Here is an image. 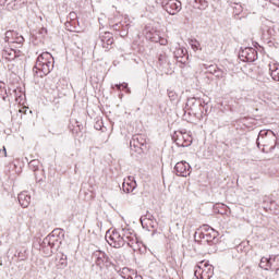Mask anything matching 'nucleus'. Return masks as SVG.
Segmentation results:
<instances>
[{"label":"nucleus","mask_w":279,"mask_h":279,"mask_svg":"<svg viewBox=\"0 0 279 279\" xmlns=\"http://www.w3.org/2000/svg\"><path fill=\"white\" fill-rule=\"evenodd\" d=\"M92 260H94L92 271L96 276H104V269H107V271H110L111 269L119 271V266H116L112 258H110V256L104 251H95L92 254Z\"/></svg>","instance_id":"nucleus-1"},{"label":"nucleus","mask_w":279,"mask_h":279,"mask_svg":"<svg viewBox=\"0 0 279 279\" xmlns=\"http://www.w3.org/2000/svg\"><path fill=\"white\" fill-rule=\"evenodd\" d=\"M53 56L49 52H43L37 57L33 73L38 75V77H45V75H49L53 71Z\"/></svg>","instance_id":"nucleus-2"},{"label":"nucleus","mask_w":279,"mask_h":279,"mask_svg":"<svg viewBox=\"0 0 279 279\" xmlns=\"http://www.w3.org/2000/svg\"><path fill=\"white\" fill-rule=\"evenodd\" d=\"M217 236H219V232L208 225H203L201 231L198 230L194 234L196 243H199L201 245H206V243L207 245H215L218 241Z\"/></svg>","instance_id":"nucleus-3"},{"label":"nucleus","mask_w":279,"mask_h":279,"mask_svg":"<svg viewBox=\"0 0 279 279\" xmlns=\"http://www.w3.org/2000/svg\"><path fill=\"white\" fill-rule=\"evenodd\" d=\"M59 234H62V231L60 229H54L51 234L47 235L40 244L44 252H46L48 256L53 254V248L60 247L62 242L58 239Z\"/></svg>","instance_id":"nucleus-4"},{"label":"nucleus","mask_w":279,"mask_h":279,"mask_svg":"<svg viewBox=\"0 0 279 279\" xmlns=\"http://www.w3.org/2000/svg\"><path fill=\"white\" fill-rule=\"evenodd\" d=\"M186 110H190L192 114H204V112H208V108L206 104L202 99L197 98H189L185 105Z\"/></svg>","instance_id":"nucleus-5"},{"label":"nucleus","mask_w":279,"mask_h":279,"mask_svg":"<svg viewBox=\"0 0 279 279\" xmlns=\"http://www.w3.org/2000/svg\"><path fill=\"white\" fill-rule=\"evenodd\" d=\"M124 243L128 245V247H131L134 250L136 247L138 240L136 239V234H134V230L131 228H121L118 229Z\"/></svg>","instance_id":"nucleus-6"},{"label":"nucleus","mask_w":279,"mask_h":279,"mask_svg":"<svg viewBox=\"0 0 279 279\" xmlns=\"http://www.w3.org/2000/svg\"><path fill=\"white\" fill-rule=\"evenodd\" d=\"M106 240H107V243L111 245V247L119 248L126 245L125 240H123V236L121 235V232L119 231V229H113L109 235L107 233Z\"/></svg>","instance_id":"nucleus-7"},{"label":"nucleus","mask_w":279,"mask_h":279,"mask_svg":"<svg viewBox=\"0 0 279 279\" xmlns=\"http://www.w3.org/2000/svg\"><path fill=\"white\" fill-rule=\"evenodd\" d=\"M269 136H271V145L269 148V151H274V149H276V147H278V138L276 137V133H274V131L271 130H262L258 133V137L256 141V145L257 147H260V141H265V138H269Z\"/></svg>","instance_id":"nucleus-8"},{"label":"nucleus","mask_w":279,"mask_h":279,"mask_svg":"<svg viewBox=\"0 0 279 279\" xmlns=\"http://www.w3.org/2000/svg\"><path fill=\"white\" fill-rule=\"evenodd\" d=\"M161 5L168 14L175 16L180 10H182V2L178 0H161Z\"/></svg>","instance_id":"nucleus-9"},{"label":"nucleus","mask_w":279,"mask_h":279,"mask_svg":"<svg viewBox=\"0 0 279 279\" xmlns=\"http://www.w3.org/2000/svg\"><path fill=\"white\" fill-rule=\"evenodd\" d=\"M97 45L102 47L105 51H110V49L112 48V45H114V37L112 36V33L110 32L101 33L97 40Z\"/></svg>","instance_id":"nucleus-10"},{"label":"nucleus","mask_w":279,"mask_h":279,"mask_svg":"<svg viewBox=\"0 0 279 279\" xmlns=\"http://www.w3.org/2000/svg\"><path fill=\"white\" fill-rule=\"evenodd\" d=\"M242 62H256L258 60V51L252 47H246L239 52Z\"/></svg>","instance_id":"nucleus-11"},{"label":"nucleus","mask_w":279,"mask_h":279,"mask_svg":"<svg viewBox=\"0 0 279 279\" xmlns=\"http://www.w3.org/2000/svg\"><path fill=\"white\" fill-rule=\"evenodd\" d=\"M172 138L178 147H191L193 145V137L183 132L174 133Z\"/></svg>","instance_id":"nucleus-12"},{"label":"nucleus","mask_w":279,"mask_h":279,"mask_svg":"<svg viewBox=\"0 0 279 279\" xmlns=\"http://www.w3.org/2000/svg\"><path fill=\"white\" fill-rule=\"evenodd\" d=\"M197 268L202 271L201 279H211L215 276V268L208 262H201Z\"/></svg>","instance_id":"nucleus-13"},{"label":"nucleus","mask_w":279,"mask_h":279,"mask_svg":"<svg viewBox=\"0 0 279 279\" xmlns=\"http://www.w3.org/2000/svg\"><path fill=\"white\" fill-rule=\"evenodd\" d=\"M174 173L181 178L191 175V165L186 161L177 162L174 166Z\"/></svg>","instance_id":"nucleus-14"},{"label":"nucleus","mask_w":279,"mask_h":279,"mask_svg":"<svg viewBox=\"0 0 279 279\" xmlns=\"http://www.w3.org/2000/svg\"><path fill=\"white\" fill-rule=\"evenodd\" d=\"M131 147H134L135 151L142 149V151L147 147V140L143 137V135H133L132 140L130 141Z\"/></svg>","instance_id":"nucleus-15"},{"label":"nucleus","mask_w":279,"mask_h":279,"mask_svg":"<svg viewBox=\"0 0 279 279\" xmlns=\"http://www.w3.org/2000/svg\"><path fill=\"white\" fill-rule=\"evenodd\" d=\"M275 260H276V257H274V258H271V257H262V259L259 262L260 269H265L266 271H269V269H270L271 271H276V274H278L279 268L274 266Z\"/></svg>","instance_id":"nucleus-16"},{"label":"nucleus","mask_w":279,"mask_h":279,"mask_svg":"<svg viewBox=\"0 0 279 279\" xmlns=\"http://www.w3.org/2000/svg\"><path fill=\"white\" fill-rule=\"evenodd\" d=\"M17 199L22 208H27L32 204V196L27 192L20 193Z\"/></svg>","instance_id":"nucleus-17"},{"label":"nucleus","mask_w":279,"mask_h":279,"mask_svg":"<svg viewBox=\"0 0 279 279\" xmlns=\"http://www.w3.org/2000/svg\"><path fill=\"white\" fill-rule=\"evenodd\" d=\"M17 56L19 54H16V50L12 48H5L4 50H2V58H4V60H8L9 62H12V60L17 58Z\"/></svg>","instance_id":"nucleus-18"},{"label":"nucleus","mask_w":279,"mask_h":279,"mask_svg":"<svg viewBox=\"0 0 279 279\" xmlns=\"http://www.w3.org/2000/svg\"><path fill=\"white\" fill-rule=\"evenodd\" d=\"M144 34L146 36V40H150L151 43H158L160 40V34L158 32L151 29V31H144Z\"/></svg>","instance_id":"nucleus-19"},{"label":"nucleus","mask_w":279,"mask_h":279,"mask_svg":"<svg viewBox=\"0 0 279 279\" xmlns=\"http://www.w3.org/2000/svg\"><path fill=\"white\" fill-rule=\"evenodd\" d=\"M175 58L177 62H180V64H184L189 60V54H186V50L179 49L175 51Z\"/></svg>","instance_id":"nucleus-20"},{"label":"nucleus","mask_w":279,"mask_h":279,"mask_svg":"<svg viewBox=\"0 0 279 279\" xmlns=\"http://www.w3.org/2000/svg\"><path fill=\"white\" fill-rule=\"evenodd\" d=\"M270 77L275 82H279V65L276 63L269 64Z\"/></svg>","instance_id":"nucleus-21"},{"label":"nucleus","mask_w":279,"mask_h":279,"mask_svg":"<svg viewBox=\"0 0 279 279\" xmlns=\"http://www.w3.org/2000/svg\"><path fill=\"white\" fill-rule=\"evenodd\" d=\"M191 3L196 10H206L208 8V0H191Z\"/></svg>","instance_id":"nucleus-22"},{"label":"nucleus","mask_w":279,"mask_h":279,"mask_svg":"<svg viewBox=\"0 0 279 279\" xmlns=\"http://www.w3.org/2000/svg\"><path fill=\"white\" fill-rule=\"evenodd\" d=\"M262 145H263V149L262 151H264V154H269V151H274V150H269L274 144H271V136L265 138L262 141Z\"/></svg>","instance_id":"nucleus-23"},{"label":"nucleus","mask_w":279,"mask_h":279,"mask_svg":"<svg viewBox=\"0 0 279 279\" xmlns=\"http://www.w3.org/2000/svg\"><path fill=\"white\" fill-rule=\"evenodd\" d=\"M134 189H136V181L123 182L122 184V191L124 193H132Z\"/></svg>","instance_id":"nucleus-24"},{"label":"nucleus","mask_w":279,"mask_h":279,"mask_svg":"<svg viewBox=\"0 0 279 279\" xmlns=\"http://www.w3.org/2000/svg\"><path fill=\"white\" fill-rule=\"evenodd\" d=\"M46 86L50 88V90H58V78H47Z\"/></svg>","instance_id":"nucleus-25"},{"label":"nucleus","mask_w":279,"mask_h":279,"mask_svg":"<svg viewBox=\"0 0 279 279\" xmlns=\"http://www.w3.org/2000/svg\"><path fill=\"white\" fill-rule=\"evenodd\" d=\"M168 59H167V52L161 51L158 53V64L159 66H165V64H167Z\"/></svg>","instance_id":"nucleus-26"},{"label":"nucleus","mask_w":279,"mask_h":279,"mask_svg":"<svg viewBox=\"0 0 279 279\" xmlns=\"http://www.w3.org/2000/svg\"><path fill=\"white\" fill-rule=\"evenodd\" d=\"M12 44H16V45H23V43H25V38H23V36L19 35V33H15V35L13 36V39H11Z\"/></svg>","instance_id":"nucleus-27"},{"label":"nucleus","mask_w":279,"mask_h":279,"mask_svg":"<svg viewBox=\"0 0 279 279\" xmlns=\"http://www.w3.org/2000/svg\"><path fill=\"white\" fill-rule=\"evenodd\" d=\"M190 45H191L193 51L202 50V45L199 44V41L197 39H191Z\"/></svg>","instance_id":"nucleus-28"},{"label":"nucleus","mask_w":279,"mask_h":279,"mask_svg":"<svg viewBox=\"0 0 279 279\" xmlns=\"http://www.w3.org/2000/svg\"><path fill=\"white\" fill-rule=\"evenodd\" d=\"M205 69L207 70V73H210L211 75H216L217 73H220L219 70L217 69V65H206L204 64Z\"/></svg>","instance_id":"nucleus-29"},{"label":"nucleus","mask_w":279,"mask_h":279,"mask_svg":"<svg viewBox=\"0 0 279 279\" xmlns=\"http://www.w3.org/2000/svg\"><path fill=\"white\" fill-rule=\"evenodd\" d=\"M14 36H16V32L8 31L4 37L5 43H12V40H14Z\"/></svg>","instance_id":"nucleus-30"},{"label":"nucleus","mask_w":279,"mask_h":279,"mask_svg":"<svg viewBox=\"0 0 279 279\" xmlns=\"http://www.w3.org/2000/svg\"><path fill=\"white\" fill-rule=\"evenodd\" d=\"M66 265H68L66 255H61L57 266L59 267V269H64Z\"/></svg>","instance_id":"nucleus-31"},{"label":"nucleus","mask_w":279,"mask_h":279,"mask_svg":"<svg viewBox=\"0 0 279 279\" xmlns=\"http://www.w3.org/2000/svg\"><path fill=\"white\" fill-rule=\"evenodd\" d=\"M116 88H117V90H121V88H123V90H125V93H128V95H130L132 93V90L128 87V83L116 84Z\"/></svg>","instance_id":"nucleus-32"},{"label":"nucleus","mask_w":279,"mask_h":279,"mask_svg":"<svg viewBox=\"0 0 279 279\" xmlns=\"http://www.w3.org/2000/svg\"><path fill=\"white\" fill-rule=\"evenodd\" d=\"M116 271L125 279V276H128V274H130V268L124 267L121 269L118 267V270H116Z\"/></svg>","instance_id":"nucleus-33"},{"label":"nucleus","mask_w":279,"mask_h":279,"mask_svg":"<svg viewBox=\"0 0 279 279\" xmlns=\"http://www.w3.org/2000/svg\"><path fill=\"white\" fill-rule=\"evenodd\" d=\"M38 165L39 161L34 159L28 163L29 169H33V171H38Z\"/></svg>","instance_id":"nucleus-34"},{"label":"nucleus","mask_w":279,"mask_h":279,"mask_svg":"<svg viewBox=\"0 0 279 279\" xmlns=\"http://www.w3.org/2000/svg\"><path fill=\"white\" fill-rule=\"evenodd\" d=\"M168 97L170 101H175L178 99V94L173 90H168Z\"/></svg>","instance_id":"nucleus-35"},{"label":"nucleus","mask_w":279,"mask_h":279,"mask_svg":"<svg viewBox=\"0 0 279 279\" xmlns=\"http://www.w3.org/2000/svg\"><path fill=\"white\" fill-rule=\"evenodd\" d=\"M119 27H130V24L125 23V22H120L113 25V28L116 31H119Z\"/></svg>","instance_id":"nucleus-36"},{"label":"nucleus","mask_w":279,"mask_h":279,"mask_svg":"<svg viewBox=\"0 0 279 279\" xmlns=\"http://www.w3.org/2000/svg\"><path fill=\"white\" fill-rule=\"evenodd\" d=\"M68 19H70V21H75V19H77V13H75V12H70Z\"/></svg>","instance_id":"nucleus-37"},{"label":"nucleus","mask_w":279,"mask_h":279,"mask_svg":"<svg viewBox=\"0 0 279 279\" xmlns=\"http://www.w3.org/2000/svg\"><path fill=\"white\" fill-rule=\"evenodd\" d=\"M199 274H202V270H199L196 266V269L194 270V276L197 278V279H202V277L199 276Z\"/></svg>","instance_id":"nucleus-38"},{"label":"nucleus","mask_w":279,"mask_h":279,"mask_svg":"<svg viewBox=\"0 0 279 279\" xmlns=\"http://www.w3.org/2000/svg\"><path fill=\"white\" fill-rule=\"evenodd\" d=\"M199 274H202V270H199L196 266V269L194 270V276L197 278V279H202V277L199 276Z\"/></svg>","instance_id":"nucleus-39"},{"label":"nucleus","mask_w":279,"mask_h":279,"mask_svg":"<svg viewBox=\"0 0 279 279\" xmlns=\"http://www.w3.org/2000/svg\"><path fill=\"white\" fill-rule=\"evenodd\" d=\"M157 43H159V45H161V46H165V45H167L168 41L166 38L159 37V40Z\"/></svg>","instance_id":"nucleus-40"},{"label":"nucleus","mask_w":279,"mask_h":279,"mask_svg":"<svg viewBox=\"0 0 279 279\" xmlns=\"http://www.w3.org/2000/svg\"><path fill=\"white\" fill-rule=\"evenodd\" d=\"M145 217H146V219H148V221H154V219H155L154 215H151L149 213H147Z\"/></svg>","instance_id":"nucleus-41"},{"label":"nucleus","mask_w":279,"mask_h":279,"mask_svg":"<svg viewBox=\"0 0 279 279\" xmlns=\"http://www.w3.org/2000/svg\"><path fill=\"white\" fill-rule=\"evenodd\" d=\"M214 75H216V77H223V71L219 70V72Z\"/></svg>","instance_id":"nucleus-42"},{"label":"nucleus","mask_w":279,"mask_h":279,"mask_svg":"<svg viewBox=\"0 0 279 279\" xmlns=\"http://www.w3.org/2000/svg\"><path fill=\"white\" fill-rule=\"evenodd\" d=\"M2 154L5 158H8V150L5 149V146L2 148Z\"/></svg>","instance_id":"nucleus-43"},{"label":"nucleus","mask_w":279,"mask_h":279,"mask_svg":"<svg viewBox=\"0 0 279 279\" xmlns=\"http://www.w3.org/2000/svg\"><path fill=\"white\" fill-rule=\"evenodd\" d=\"M68 32H75V27L74 26H65Z\"/></svg>","instance_id":"nucleus-44"},{"label":"nucleus","mask_w":279,"mask_h":279,"mask_svg":"<svg viewBox=\"0 0 279 279\" xmlns=\"http://www.w3.org/2000/svg\"><path fill=\"white\" fill-rule=\"evenodd\" d=\"M133 279H143V276L137 275V274H133Z\"/></svg>","instance_id":"nucleus-45"},{"label":"nucleus","mask_w":279,"mask_h":279,"mask_svg":"<svg viewBox=\"0 0 279 279\" xmlns=\"http://www.w3.org/2000/svg\"><path fill=\"white\" fill-rule=\"evenodd\" d=\"M39 33L40 34H47V28H45V27L40 28Z\"/></svg>","instance_id":"nucleus-46"},{"label":"nucleus","mask_w":279,"mask_h":279,"mask_svg":"<svg viewBox=\"0 0 279 279\" xmlns=\"http://www.w3.org/2000/svg\"><path fill=\"white\" fill-rule=\"evenodd\" d=\"M7 2L8 0H0V5H5Z\"/></svg>","instance_id":"nucleus-47"},{"label":"nucleus","mask_w":279,"mask_h":279,"mask_svg":"<svg viewBox=\"0 0 279 279\" xmlns=\"http://www.w3.org/2000/svg\"><path fill=\"white\" fill-rule=\"evenodd\" d=\"M126 279H134V275L132 276V275H129L128 277H126Z\"/></svg>","instance_id":"nucleus-48"},{"label":"nucleus","mask_w":279,"mask_h":279,"mask_svg":"<svg viewBox=\"0 0 279 279\" xmlns=\"http://www.w3.org/2000/svg\"><path fill=\"white\" fill-rule=\"evenodd\" d=\"M153 25L151 24H147L146 27H151Z\"/></svg>","instance_id":"nucleus-49"},{"label":"nucleus","mask_w":279,"mask_h":279,"mask_svg":"<svg viewBox=\"0 0 279 279\" xmlns=\"http://www.w3.org/2000/svg\"><path fill=\"white\" fill-rule=\"evenodd\" d=\"M121 36H125V32H122Z\"/></svg>","instance_id":"nucleus-50"}]
</instances>
